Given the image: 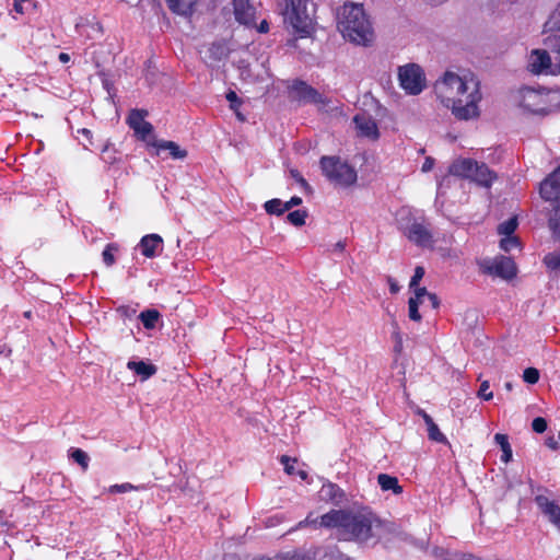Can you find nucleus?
Instances as JSON below:
<instances>
[{
	"instance_id": "7ed1b4c3",
	"label": "nucleus",
	"mask_w": 560,
	"mask_h": 560,
	"mask_svg": "<svg viewBox=\"0 0 560 560\" xmlns=\"http://www.w3.org/2000/svg\"><path fill=\"white\" fill-rule=\"evenodd\" d=\"M337 27L345 38L357 45L368 46L374 39L372 23L360 3L346 2L339 9Z\"/></svg>"
},
{
	"instance_id": "5701e85b",
	"label": "nucleus",
	"mask_w": 560,
	"mask_h": 560,
	"mask_svg": "<svg viewBox=\"0 0 560 560\" xmlns=\"http://www.w3.org/2000/svg\"><path fill=\"white\" fill-rule=\"evenodd\" d=\"M127 368L133 371L137 375L141 376L142 380L150 378L158 371L154 364L147 363L144 361H129L127 363Z\"/></svg>"
},
{
	"instance_id": "412c9836",
	"label": "nucleus",
	"mask_w": 560,
	"mask_h": 560,
	"mask_svg": "<svg viewBox=\"0 0 560 560\" xmlns=\"http://www.w3.org/2000/svg\"><path fill=\"white\" fill-rule=\"evenodd\" d=\"M544 43L549 49L551 60H553L555 70H551L550 73H560V36L549 35L545 38Z\"/></svg>"
},
{
	"instance_id": "37998d69",
	"label": "nucleus",
	"mask_w": 560,
	"mask_h": 560,
	"mask_svg": "<svg viewBox=\"0 0 560 560\" xmlns=\"http://www.w3.org/2000/svg\"><path fill=\"white\" fill-rule=\"evenodd\" d=\"M296 462V458H291L288 455L280 456V463L283 465V469L289 476L295 475L294 464Z\"/></svg>"
},
{
	"instance_id": "e2e57ef3",
	"label": "nucleus",
	"mask_w": 560,
	"mask_h": 560,
	"mask_svg": "<svg viewBox=\"0 0 560 560\" xmlns=\"http://www.w3.org/2000/svg\"><path fill=\"white\" fill-rule=\"evenodd\" d=\"M290 203L292 205V207L300 206L302 203V198L299 196H293L290 199Z\"/></svg>"
},
{
	"instance_id": "393cba45",
	"label": "nucleus",
	"mask_w": 560,
	"mask_h": 560,
	"mask_svg": "<svg viewBox=\"0 0 560 560\" xmlns=\"http://www.w3.org/2000/svg\"><path fill=\"white\" fill-rule=\"evenodd\" d=\"M160 317H161V314L155 308H149V310L142 311L139 315V319L141 320V323L145 329L155 328L156 323Z\"/></svg>"
},
{
	"instance_id": "4d7b16f0",
	"label": "nucleus",
	"mask_w": 560,
	"mask_h": 560,
	"mask_svg": "<svg viewBox=\"0 0 560 560\" xmlns=\"http://www.w3.org/2000/svg\"><path fill=\"white\" fill-rule=\"evenodd\" d=\"M428 300L430 301V303L434 310L440 307V299L438 298V295L435 293L428 294Z\"/></svg>"
},
{
	"instance_id": "39448f33",
	"label": "nucleus",
	"mask_w": 560,
	"mask_h": 560,
	"mask_svg": "<svg viewBox=\"0 0 560 560\" xmlns=\"http://www.w3.org/2000/svg\"><path fill=\"white\" fill-rule=\"evenodd\" d=\"M323 175L336 187L348 188L358 180L355 168L340 156L324 155L319 160Z\"/></svg>"
},
{
	"instance_id": "f257e3e1",
	"label": "nucleus",
	"mask_w": 560,
	"mask_h": 560,
	"mask_svg": "<svg viewBox=\"0 0 560 560\" xmlns=\"http://www.w3.org/2000/svg\"><path fill=\"white\" fill-rule=\"evenodd\" d=\"M434 92L440 102L459 120H468L479 116L478 103L481 101L480 82L474 73L463 77L454 72H445L434 84Z\"/></svg>"
},
{
	"instance_id": "79ce46f5",
	"label": "nucleus",
	"mask_w": 560,
	"mask_h": 560,
	"mask_svg": "<svg viewBox=\"0 0 560 560\" xmlns=\"http://www.w3.org/2000/svg\"><path fill=\"white\" fill-rule=\"evenodd\" d=\"M524 382L534 385L539 381V371L536 368H527L523 372Z\"/></svg>"
},
{
	"instance_id": "a19ab883",
	"label": "nucleus",
	"mask_w": 560,
	"mask_h": 560,
	"mask_svg": "<svg viewBox=\"0 0 560 560\" xmlns=\"http://www.w3.org/2000/svg\"><path fill=\"white\" fill-rule=\"evenodd\" d=\"M260 560H306L305 557L296 551L276 555L273 558H261Z\"/></svg>"
},
{
	"instance_id": "f704fd0d",
	"label": "nucleus",
	"mask_w": 560,
	"mask_h": 560,
	"mask_svg": "<svg viewBox=\"0 0 560 560\" xmlns=\"http://www.w3.org/2000/svg\"><path fill=\"white\" fill-rule=\"evenodd\" d=\"M143 489V486H135L130 482H125V483H116V485H113L108 488V492L109 493H125V492H130V491H139Z\"/></svg>"
},
{
	"instance_id": "8fccbe9b",
	"label": "nucleus",
	"mask_w": 560,
	"mask_h": 560,
	"mask_svg": "<svg viewBox=\"0 0 560 560\" xmlns=\"http://www.w3.org/2000/svg\"><path fill=\"white\" fill-rule=\"evenodd\" d=\"M307 524V525H311L315 528H324L323 525L320 524V516L319 517H313V513H310L306 518L300 523V526H302L303 524Z\"/></svg>"
},
{
	"instance_id": "c756f323",
	"label": "nucleus",
	"mask_w": 560,
	"mask_h": 560,
	"mask_svg": "<svg viewBox=\"0 0 560 560\" xmlns=\"http://www.w3.org/2000/svg\"><path fill=\"white\" fill-rule=\"evenodd\" d=\"M320 560H351L349 556L343 553L336 545L329 546L325 549Z\"/></svg>"
},
{
	"instance_id": "9b49d317",
	"label": "nucleus",
	"mask_w": 560,
	"mask_h": 560,
	"mask_svg": "<svg viewBox=\"0 0 560 560\" xmlns=\"http://www.w3.org/2000/svg\"><path fill=\"white\" fill-rule=\"evenodd\" d=\"M235 20L245 26H256V8L250 0H233Z\"/></svg>"
},
{
	"instance_id": "4be33fe9",
	"label": "nucleus",
	"mask_w": 560,
	"mask_h": 560,
	"mask_svg": "<svg viewBox=\"0 0 560 560\" xmlns=\"http://www.w3.org/2000/svg\"><path fill=\"white\" fill-rule=\"evenodd\" d=\"M495 179V173L487 164L478 162V170L475 171L471 182L482 187H490Z\"/></svg>"
},
{
	"instance_id": "c85d7f7f",
	"label": "nucleus",
	"mask_w": 560,
	"mask_h": 560,
	"mask_svg": "<svg viewBox=\"0 0 560 560\" xmlns=\"http://www.w3.org/2000/svg\"><path fill=\"white\" fill-rule=\"evenodd\" d=\"M548 224L555 236L560 238V202L553 203V209L549 217Z\"/></svg>"
},
{
	"instance_id": "cd10ccee",
	"label": "nucleus",
	"mask_w": 560,
	"mask_h": 560,
	"mask_svg": "<svg viewBox=\"0 0 560 560\" xmlns=\"http://www.w3.org/2000/svg\"><path fill=\"white\" fill-rule=\"evenodd\" d=\"M560 32V3L544 24V33Z\"/></svg>"
},
{
	"instance_id": "58836bf2",
	"label": "nucleus",
	"mask_w": 560,
	"mask_h": 560,
	"mask_svg": "<svg viewBox=\"0 0 560 560\" xmlns=\"http://www.w3.org/2000/svg\"><path fill=\"white\" fill-rule=\"evenodd\" d=\"M421 302H418L417 299H410L408 300V316L413 322H421L422 316L419 313V305Z\"/></svg>"
},
{
	"instance_id": "338daca9",
	"label": "nucleus",
	"mask_w": 560,
	"mask_h": 560,
	"mask_svg": "<svg viewBox=\"0 0 560 560\" xmlns=\"http://www.w3.org/2000/svg\"><path fill=\"white\" fill-rule=\"evenodd\" d=\"M397 337H398V341H397V343L395 345V351H396V352H400V351H401V348H402V342H401V338H400L399 334H397Z\"/></svg>"
},
{
	"instance_id": "f3484780",
	"label": "nucleus",
	"mask_w": 560,
	"mask_h": 560,
	"mask_svg": "<svg viewBox=\"0 0 560 560\" xmlns=\"http://www.w3.org/2000/svg\"><path fill=\"white\" fill-rule=\"evenodd\" d=\"M291 92L294 93L295 98L299 101L319 103L322 100L318 91L304 81H295L291 86Z\"/></svg>"
},
{
	"instance_id": "9d476101",
	"label": "nucleus",
	"mask_w": 560,
	"mask_h": 560,
	"mask_svg": "<svg viewBox=\"0 0 560 560\" xmlns=\"http://www.w3.org/2000/svg\"><path fill=\"white\" fill-rule=\"evenodd\" d=\"M539 194L546 201L560 202V165L541 182Z\"/></svg>"
},
{
	"instance_id": "13d9d810",
	"label": "nucleus",
	"mask_w": 560,
	"mask_h": 560,
	"mask_svg": "<svg viewBox=\"0 0 560 560\" xmlns=\"http://www.w3.org/2000/svg\"><path fill=\"white\" fill-rule=\"evenodd\" d=\"M259 33H268L269 32V23L266 20H262L259 25L255 26Z\"/></svg>"
},
{
	"instance_id": "a18cd8bd",
	"label": "nucleus",
	"mask_w": 560,
	"mask_h": 560,
	"mask_svg": "<svg viewBox=\"0 0 560 560\" xmlns=\"http://www.w3.org/2000/svg\"><path fill=\"white\" fill-rule=\"evenodd\" d=\"M532 429L536 433H544L547 430V421L542 417H537L532 422Z\"/></svg>"
},
{
	"instance_id": "c03bdc74",
	"label": "nucleus",
	"mask_w": 560,
	"mask_h": 560,
	"mask_svg": "<svg viewBox=\"0 0 560 560\" xmlns=\"http://www.w3.org/2000/svg\"><path fill=\"white\" fill-rule=\"evenodd\" d=\"M520 245V241L516 236H505L500 241V247L504 252H510L511 249L517 247Z\"/></svg>"
},
{
	"instance_id": "a211bd4d",
	"label": "nucleus",
	"mask_w": 560,
	"mask_h": 560,
	"mask_svg": "<svg viewBox=\"0 0 560 560\" xmlns=\"http://www.w3.org/2000/svg\"><path fill=\"white\" fill-rule=\"evenodd\" d=\"M353 121L359 130V133L372 140L380 138V131L376 121L365 115H355Z\"/></svg>"
},
{
	"instance_id": "0eeeda50",
	"label": "nucleus",
	"mask_w": 560,
	"mask_h": 560,
	"mask_svg": "<svg viewBox=\"0 0 560 560\" xmlns=\"http://www.w3.org/2000/svg\"><path fill=\"white\" fill-rule=\"evenodd\" d=\"M481 272L499 277L504 280H512L517 273V267L511 257L499 256L494 259H487L480 264Z\"/></svg>"
},
{
	"instance_id": "052dcab7",
	"label": "nucleus",
	"mask_w": 560,
	"mask_h": 560,
	"mask_svg": "<svg viewBox=\"0 0 560 560\" xmlns=\"http://www.w3.org/2000/svg\"><path fill=\"white\" fill-rule=\"evenodd\" d=\"M419 415H421V417H422L423 421L425 422V424H429V423L433 422L432 417L430 415H428L424 410H420Z\"/></svg>"
},
{
	"instance_id": "ddd939ff",
	"label": "nucleus",
	"mask_w": 560,
	"mask_h": 560,
	"mask_svg": "<svg viewBox=\"0 0 560 560\" xmlns=\"http://www.w3.org/2000/svg\"><path fill=\"white\" fill-rule=\"evenodd\" d=\"M539 511L548 517L549 522L560 532V506L546 495L537 494L534 499Z\"/></svg>"
},
{
	"instance_id": "a878e982",
	"label": "nucleus",
	"mask_w": 560,
	"mask_h": 560,
	"mask_svg": "<svg viewBox=\"0 0 560 560\" xmlns=\"http://www.w3.org/2000/svg\"><path fill=\"white\" fill-rule=\"evenodd\" d=\"M494 441L499 444L502 451L501 460L503 463H509L512 459V447L509 442V436L503 433H497L494 435Z\"/></svg>"
},
{
	"instance_id": "864d4df0",
	"label": "nucleus",
	"mask_w": 560,
	"mask_h": 560,
	"mask_svg": "<svg viewBox=\"0 0 560 560\" xmlns=\"http://www.w3.org/2000/svg\"><path fill=\"white\" fill-rule=\"evenodd\" d=\"M545 444L548 448L556 451L559 447L558 441L553 436L546 439Z\"/></svg>"
},
{
	"instance_id": "f03ea898",
	"label": "nucleus",
	"mask_w": 560,
	"mask_h": 560,
	"mask_svg": "<svg viewBox=\"0 0 560 560\" xmlns=\"http://www.w3.org/2000/svg\"><path fill=\"white\" fill-rule=\"evenodd\" d=\"M320 524L326 529H335L339 541L365 544L375 537L374 529L383 521L370 509H331L320 515Z\"/></svg>"
},
{
	"instance_id": "09e8293b",
	"label": "nucleus",
	"mask_w": 560,
	"mask_h": 560,
	"mask_svg": "<svg viewBox=\"0 0 560 560\" xmlns=\"http://www.w3.org/2000/svg\"><path fill=\"white\" fill-rule=\"evenodd\" d=\"M226 100L230 102V107L234 110H236L242 104V101L234 91H229L226 93Z\"/></svg>"
},
{
	"instance_id": "49530a36",
	"label": "nucleus",
	"mask_w": 560,
	"mask_h": 560,
	"mask_svg": "<svg viewBox=\"0 0 560 560\" xmlns=\"http://www.w3.org/2000/svg\"><path fill=\"white\" fill-rule=\"evenodd\" d=\"M489 382L488 381H483L481 384H480V388L478 390V397L485 399V400H490L492 399L493 397V393L489 390Z\"/></svg>"
},
{
	"instance_id": "4468645a",
	"label": "nucleus",
	"mask_w": 560,
	"mask_h": 560,
	"mask_svg": "<svg viewBox=\"0 0 560 560\" xmlns=\"http://www.w3.org/2000/svg\"><path fill=\"white\" fill-rule=\"evenodd\" d=\"M407 238L418 246L425 247L432 243V234L429 229L420 222H412L405 230Z\"/></svg>"
},
{
	"instance_id": "c9c22d12",
	"label": "nucleus",
	"mask_w": 560,
	"mask_h": 560,
	"mask_svg": "<svg viewBox=\"0 0 560 560\" xmlns=\"http://www.w3.org/2000/svg\"><path fill=\"white\" fill-rule=\"evenodd\" d=\"M542 262L549 270L560 269V253L552 252L545 255Z\"/></svg>"
},
{
	"instance_id": "f8f14e48",
	"label": "nucleus",
	"mask_w": 560,
	"mask_h": 560,
	"mask_svg": "<svg viewBox=\"0 0 560 560\" xmlns=\"http://www.w3.org/2000/svg\"><path fill=\"white\" fill-rule=\"evenodd\" d=\"M528 69L534 74H540L555 70L551 56L545 49H534L530 52Z\"/></svg>"
},
{
	"instance_id": "bb28decb",
	"label": "nucleus",
	"mask_w": 560,
	"mask_h": 560,
	"mask_svg": "<svg viewBox=\"0 0 560 560\" xmlns=\"http://www.w3.org/2000/svg\"><path fill=\"white\" fill-rule=\"evenodd\" d=\"M322 493H324L325 499L335 503H340L345 498L343 491L337 485L331 482L323 486Z\"/></svg>"
},
{
	"instance_id": "473e14b6",
	"label": "nucleus",
	"mask_w": 560,
	"mask_h": 560,
	"mask_svg": "<svg viewBox=\"0 0 560 560\" xmlns=\"http://www.w3.org/2000/svg\"><path fill=\"white\" fill-rule=\"evenodd\" d=\"M307 211L306 210H294L288 213L287 220L294 226H302L305 224L306 218H307Z\"/></svg>"
},
{
	"instance_id": "6ab92c4d",
	"label": "nucleus",
	"mask_w": 560,
	"mask_h": 560,
	"mask_svg": "<svg viewBox=\"0 0 560 560\" xmlns=\"http://www.w3.org/2000/svg\"><path fill=\"white\" fill-rule=\"evenodd\" d=\"M148 145L153 147L156 150V154H160L161 151L167 150L173 160H184L188 155V152L185 149H182L174 141L153 140L152 142H149Z\"/></svg>"
},
{
	"instance_id": "20e7f679",
	"label": "nucleus",
	"mask_w": 560,
	"mask_h": 560,
	"mask_svg": "<svg viewBox=\"0 0 560 560\" xmlns=\"http://www.w3.org/2000/svg\"><path fill=\"white\" fill-rule=\"evenodd\" d=\"M283 22L300 38L312 35L316 24V4L311 0H280Z\"/></svg>"
},
{
	"instance_id": "bf43d9fd",
	"label": "nucleus",
	"mask_w": 560,
	"mask_h": 560,
	"mask_svg": "<svg viewBox=\"0 0 560 560\" xmlns=\"http://www.w3.org/2000/svg\"><path fill=\"white\" fill-rule=\"evenodd\" d=\"M222 560H242L241 557L235 552H226Z\"/></svg>"
},
{
	"instance_id": "4c0bfd02",
	"label": "nucleus",
	"mask_w": 560,
	"mask_h": 560,
	"mask_svg": "<svg viewBox=\"0 0 560 560\" xmlns=\"http://www.w3.org/2000/svg\"><path fill=\"white\" fill-rule=\"evenodd\" d=\"M428 427V436L430 440L439 442V443H445L446 436L440 431L436 423L433 421L432 423L427 424Z\"/></svg>"
},
{
	"instance_id": "de8ad7c7",
	"label": "nucleus",
	"mask_w": 560,
	"mask_h": 560,
	"mask_svg": "<svg viewBox=\"0 0 560 560\" xmlns=\"http://www.w3.org/2000/svg\"><path fill=\"white\" fill-rule=\"evenodd\" d=\"M424 273H425L424 268L421 267V266H417L416 269H415V273L411 277L409 287L412 289V288L419 285V282L423 278Z\"/></svg>"
},
{
	"instance_id": "0e129e2a",
	"label": "nucleus",
	"mask_w": 560,
	"mask_h": 560,
	"mask_svg": "<svg viewBox=\"0 0 560 560\" xmlns=\"http://www.w3.org/2000/svg\"><path fill=\"white\" fill-rule=\"evenodd\" d=\"M346 248V242L345 241H339L335 244V249L342 253Z\"/></svg>"
},
{
	"instance_id": "b1692460",
	"label": "nucleus",
	"mask_w": 560,
	"mask_h": 560,
	"mask_svg": "<svg viewBox=\"0 0 560 560\" xmlns=\"http://www.w3.org/2000/svg\"><path fill=\"white\" fill-rule=\"evenodd\" d=\"M377 483L383 491H393L397 495L404 491L398 478L388 474H380L377 476Z\"/></svg>"
},
{
	"instance_id": "5fc2aeb1",
	"label": "nucleus",
	"mask_w": 560,
	"mask_h": 560,
	"mask_svg": "<svg viewBox=\"0 0 560 560\" xmlns=\"http://www.w3.org/2000/svg\"><path fill=\"white\" fill-rule=\"evenodd\" d=\"M387 281H388V284H389V292L392 294L398 293L400 288H399L397 281L395 279H393L392 277H388Z\"/></svg>"
},
{
	"instance_id": "423d86ee",
	"label": "nucleus",
	"mask_w": 560,
	"mask_h": 560,
	"mask_svg": "<svg viewBox=\"0 0 560 560\" xmlns=\"http://www.w3.org/2000/svg\"><path fill=\"white\" fill-rule=\"evenodd\" d=\"M400 86L410 95H418L425 88V77L419 65L409 63L398 69Z\"/></svg>"
},
{
	"instance_id": "ea45409f",
	"label": "nucleus",
	"mask_w": 560,
	"mask_h": 560,
	"mask_svg": "<svg viewBox=\"0 0 560 560\" xmlns=\"http://www.w3.org/2000/svg\"><path fill=\"white\" fill-rule=\"evenodd\" d=\"M290 175L292 176V178L295 179V182L302 187V189L306 194H311L312 192L311 185L307 183V180L302 176V174L296 168H291L290 170Z\"/></svg>"
},
{
	"instance_id": "dca6fc26",
	"label": "nucleus",
	"mask_w": 560,
	"mask_h": 560,
	"mask_svg": "<svg viewBox=\"0 0 560 560\" xmlns=\"http://www.w3.org/2000/svg\"><path fill=\"white\" fill-rule=\"evenodd\" d=\"M478 170V162L472 159H459L454 161L450 167L448 173L451 175L472 179L475 171Z\"/></svg>"
},
{
	"instance_id": "aec40b11",
	"label": "nucleus",
	"mask_w": 560,
	"mask_h": 560,
	"mask_svg": "<svg viewBox=\"0 0 560 560\" xmlns=\"http://www.w3.org/2000/svg\"><path fill=\"white\" fill-rule=\"evenodd\" d=\"M200 0H166L171 12L182 16H191Z\"/></svg>"
},
{
	"instance_id": "7c9ffc66",
	"label": "nucleus",
	"mask_w": 560,
	"mask_h": 560,
	"mask_svg": "<svg viewBox=\"0 0 560 560\" xmlns=\"http://www.w3.org/2000/svg\"><path fill=\"white\" fill-rule=\"evenodd\" d=\"M265 211L270 215H282L283 208H282V200L278 198L270 199L265 202L264 205Z\"/></svg>"
},
{
	"instance_id": "6e6d98bb",
	"label": "nucleus",
	"mask_w": 560,
	"mask_h": 560,
	"mask_svg": "<svg viewBox=\"0 0 560 560\" xmlns=\"http://www.w3.org/2000/svg\"><path fill=\"white\" fill-rule=\"evenodd\" d=\"M434 166V159L433 158H427L424 163L422 164V172H429L433 168Z\"/></svg>"
},
{
	"instance_id": "69168bd1",
	"label": "nucleus",
	"mask_w": 560,
	"mask_h": 560,
	"mask_svg": "<svg viewBox=\"0 0 560 560\" xmlns=\"http://www.w3.org/2000/svg\"><path fill=\"white\" fill-rule=\"evenodd\" d=\"M78 132H80L83 136H85L89 140L92 138V131L86 129V128H82Z\"/></svg>"
},
{
	"instance_id": "3c124183",
	"label": "nucleus",
	"mask_w": 560,
	"mask_h": 560,
	"mask_svg": "<svg viewBox=\"0 0 560 560\" xmlns=\"http://www.w3.org/2000/svg\"><path fill=\"white\" fill-rule=\"evenodd\" d=\"M415 295L411 296L410 299H417L418 302H423V298L427 296L428 298V294H430L431 292H428V290L424 288V287H415Z\"/></svg>"
},
{
	"instance_id": "e433bc0d",
	"label": "nucleus",
	"mask_w": 560,
	"mask_h": 560,
	"mask_svg": "<svg viewBox=\"0 0 560 560\" xmlns=\"http://www.w3.org/2000/svg\"><path fill=\"white\" fill-rule=\"evenodd\" d=\"M118 247L117 245L109 243L105 246L102 257L103 261L106 266H113L116 261L114 253L117 252Z\"/></svg>"
},
{
	"instance_id": "603ef678",
	"label": "nucleus",
	"mask_w": 560,
	"mask_h": 560,
	"mask_svg": "<svg viewBox=\"0 0 560 560\" xmlns=\"http://www.w3.org/2000/svg\"><path fill=\"white\" fill-rule=\"evenodd\" d=\"M444 560H482V559L472 553H460V555H454L453 557L446 558Z\"/></svg>"
},
{
	"instance_id": "6e6552de",
	"label": "nucleus",
	"mask_w": 560,
	"mask_h": 560,
	"mask_svg": "<svg viewBox=\"0 0 560 560\" xmlns=\"http://www.w3.org/2000/svg\"><path fill=\"white\" fill-rule=\"evenodd\" d=\"M518 104L530 114L545 116L549 113L547 95L532 88L520 91Z\"/></svg>"
},
{
	"instance_id": "680f3d73",
	"label": "nucleus",
	"mask_w": 560,
	"mask_h": 560,
	"mask_svg": "<svg viewBox=\"0 0 560 560\" xmlns=\"http://www.w3.org/2000/svg\"><path fill=\"white\" fill-rule=\"evenodd\" d=\"M58 59H59V61H60V62H62V63H67V62H69V61H70V56H69V54H67V52H60V54L58 55Z\"/></svg>"
},
{
	"instance_id": "72a5a7b5",
	"label": "nucleus",
	"mask_w": 560,
	"mask_h": 560,
	"mask_svg": "<svg viewBox=\"0 0 560 560\" xmlns=\"http://www.w3.org/2000/svg\"><path fill=\"white\" fill-rule=\"evenodd\" d=\"M71 458L81 466L82 470L85 471L89 468L90 458L88 454L81 448H74L71 453Z\"/></svg>"
},
{
	"instance_id": "2eb2a0df",
	"label": "nucleus",
	"mask_w": 560,
	"mask_h": 560,
	"mask_svg": "<svg viewBox=\"0 0 560 560\" xmlns=\"http://www.w3.org/2000/svg\"><path fill=\"white\" fill-rule=\"evenodd\" d=\"M138 248L144 257L154 258L163 250V238L159 234H147L140 240Z\"/></svg>"
},
{
	"instance_id": "2f4dec72",
	"label": "nucleus",
	"mask_w": 560,
	"mask_h": 560,
	"mask_svg": "<svg viewBox=\"0 0 560 560\" xmlns=\"http://www.w3.org/2000/svg\"><path fill=\"white\" fill-rule=\"evenodd\" d=\"M518 222L516 217H512L506 221L502 222L498 226V232L501 235L511 236L517 229Z\"/></svg>"
},
{
	"instance_id": "774afa93",
	"label": "nucleus",
	"mask_w": 560,
	"mask_h": 560,
	"mask_svg": "<svg viewBox=\"0 0 560 560\" xmlns=\"http://www.w3.org/2000/svg\"><path fill=\"white\" fill-rule=\"evenodd\" d=\"M295 475H298L302 480H306L308 477V474L305 470L295 471Z\"/></svg>"
},
{
	"instance_id": "1a4fd4ad",
	"label": "nucleus",
	"mask_w": 560,
	"mask_h": 560,
	"mask_svg": "<svg viewBox=\"0 0 560 560\" xmlns=\"http://www.w3.org/2000/svg\"><path fill=\"white\" fill-rule=\"evenodd\" d=\"M147 115L148 110L145 109H131L127 117V124L135 131L136 137L148 144L156 139L153 135L152 124L145 120Z\"/></svg>"
}]
</instances>
